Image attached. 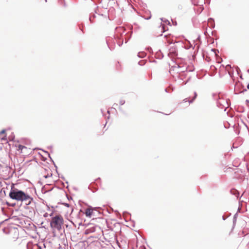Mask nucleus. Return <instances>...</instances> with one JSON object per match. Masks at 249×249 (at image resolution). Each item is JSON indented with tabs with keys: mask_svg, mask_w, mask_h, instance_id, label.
Instances as JSON below:
<instances>
[{
	"mask_svg": "<svg viewBox=\"0 0 249 249\" xmlns=\"http://www.w3.org/2000/svg\"><path fill=\"white\" fill-rule=\"evenodd\" d=\"M9 196L10 198L17 201L23 202L27 199L30 198V195L25 193L24 191L19 190L15 187L14 184H12L11 188L9 194Z\"/></svg>",
	"mask_w": 249,
	"mask_h": 249,
	"instance_id": "nucleus-1",
	"label": "nucleus"
},
{
	"mask_svg": "<svg viewBox=\"0 0 249 249\" xmlns=\"http://www.w3.org/2000/svg\"><path fill=\"white\" fill-rule=\"evenodd\" d=\"M115 37L117 41V44L119 46H121L123 44L124 40H125L126 43L131 37V35H128L127 33H125V29L123 27H118L115 29Z\"/></svg>",
	"mask_w": 249,
	"mask_h": 249,
	"instance_id": "nucleus-2",
	"label": "nucleus"
},
{
	"mask_svg": "<svg viewBox=\"0 0 249 249\" xmlns=\"http://www.w3.org/2000/svg\"><path fill=\"white\" fill-rule=\"evenodd\" d=\"M53 221L50 222L51 228H56L58 231L61 230L64 223L63 217L61 215L58 214L53 217Z\"/></svg>",
	"mask_w": 249,
	"mask_h": 249,
	"instance_id": "nucleus-3",
	"label": "nucleus"
},
{
	"mask_svg": "<svg viewBox=\"0 0 249 249\" xmlns=\"http://www.w3.org/2000/svg\"><path fill=\"white\" fill-rule=\"evenodd\" d=\"M169 57L173 59L178 56V50L175 44H173L169 49V53H168Z\"/></svg>",
	"mask_w": 249,
	"mask_h": 249,
	"instance_id": "nucleus-4",
	"label": "nucleus"
},
{
	"mask_svg": "<svg viewBox=\"0 0 249 249\" xmlns=\"http://www.w3.org/2000/svg\"><path fill=\"white\" fill-rule=\"evenodd\" d=\"M88 208L85 210V214L87 217L90 218L93 214V211H97L98 209H101L100 207H92L89 205Z\"/></svg>",
	"mask_w": 249,
	"mask_h": 249,
	"instance_id": "nucleus-5",
	"label": "nucleus"
},
{
	"mask_svg": "<svg viewBox=\"0 0 249 249\" xmlns=\"http://www.w3.org/2000/svg\"><path fill=\"white\" fill-rule=\"evenodd\" d=\"M193 4L199 6L201 11L204 10L203 5L205 3V0H191Z\"/></svg>",
	"mask_w": 249,
	"mask_h": 249,
	"instance_id": "nucleus-6",
	"label": "nucleus"
},
{
	"mask_svg": "<svg viewBox=\"0 0 249 249\" xmlns=\"http://www.w3.org/2000/svg\"><path fill=\"white\" fill-rule=\"evenodd\" d=\"M88 189L92 191L93 193H94L98 190V187L96 183L92 182L89 186Z\"/></svg>",
	"mask_w": 249,
	"mask_h": 249,
	"instance_id": "nucleus-7",
	"label": "nucleus"
},
{
	"mask_svg": "<svg viewBox=\"0 0 249 249\" xmlns=\"http://www.w3.org/2000/svg\"><path fill=\"white\" fill-rule=\"evenodd\" d=\"M230 193L231 195L236 196L237 198H239L240 193H239V192L238 190H237L236 189H235L234 188H232V189H231Z\"/></svg>",
	"mask_w": 249,
	"mask_h": 249,
	"instance_id": "nucleus-8",
	"label": "nucleus"
},
{
	"mask_svg": "<svg viewBox=\"0 0 249 249\" xmlns=\"http://www.w3.org/2000/svg\"><path fill=\"white\" fill-rule=\"evenodd\" d=\"M18 150H21V153H25L26 154L29 153L28 151H27L28 150L27 147H26V146H25L24 145H20V144H19L18 146Z\"/></svg>",
	"mask_w": 249,
	"mask_h": 249,
	"instance_id": "nucleus-9",
	"label": "nucleus"
},
{
	"mask_svg": "<svg viewBox=\"0 0 249 249\" xmlns=\"http://www.w3.org/2000/svg\"><path fill=\"white\" fill-rule=\"evenodd\" d=\"M196 97H197V93H196V92H194V97L192 99H191V100H188V98H185V99H184L183 100V101L184 102H188L189 103V104H191V103H192L194 102V101L196 99Z\"/></svg>",
	"mask_w": 249,
	"mask_h": 249,
	"instance_id": "nucleus-10",
	"label": "nucleus"
},
{
	"mask_svg": "<svg viewBox=\"0 0 249 249\" xmlns=\"http://www.w3.org/2000/svg\"><path fill=\"white\" fill-rule=\"evenodd\" d=\"M155 57L157 59H162L163 57V54L161 52L160 50H159L156 53Z\"/></svg>",
	"mask_w": 249,
	"mask_h": 249,
	"instance_id": "nucleus-11",
	"label": "nucleus"
},
{
	"mask_svg": "<svg viewBox=\"0 0 249 249\" xmlns=\"http://www.w3.org/2000/svg\"><path fill=\"white\" fill-rule=\"evenodd\" d=\"M96 231V227L95 226H93L90 228L87 229L85 231V233L88 234L89 233L94 232Z\"/></svg>",
	"mask_w": 249,
	"mask_h": 249,
	"instance_id": "nucleus-12",
	"label": "nucleus"
},
{
	"mask_svg": "<svg viewBox=\"0 0 249 249\" xmlns=\"http://www.w3.org/2000/svg\"><path fill=\"white\" fill-rule=\"evenodd\" d=\"M30 198H29L28 199H27V200L26 201H27V202H26L25 203V205L26 206V207H25V209H29V207H28V205H30L32 202L33 201V198L32 197H31L30 196Z\"/></svg>",
	"mask_w": 249,
	"mask_h": 249,
	"instance_id": "nucleus-13",
	"label": "nucleus"
},
{
	"mask_svg": "<svg viewBox=\"0 0 249 249\" xmlns=\"http://www.w3.org/2000/svg\"><path fill=\"white\" fill-rule=\"evenodd\" d=\"M238 216V214L237 212L236 213H235L233 216V220H232L233 228H234V226H235Z\"/></svg>",
	"mask_w": 249,
	"mask_h": 249,
	"instance_id": "nucleus-14",
	"label": "nucleus"
},
{
	"mask_svg": "<svg viewBox=\"0 0 249 249\" xmlns=\"http://www.w3.org/2000/svg\"><path fill=\"white\" fill-rule=\"evenodd\" d=\"M137 55L140 58H143L146 56V53L144 52H140L138 53Z\"/></svg>",
	"mask_w": 249,
	"mask_h": 249,
	"instance_id": "nucleus-15",
	"label": "nucleus"
},
{
	"mask_svg": "<svg viewBox=\"0 0 249 249\" xmlns=\"http://www.w3.org/2000/svg\"><path fill=\"white\" fill-rule=\"evenodd\" d=\"M53 190V188L50 189V190H46V187L45 186H43L41 188V192L43 194H46L47 192H49L50 191H51Z\"/></svg>",
	"mask_w": 249,
	"mask_h": 249,
	"instance_id": "nucleus-16",
	"label": "nucleus"
},
{
	"mask_svg": "<svg viewBox=\"0 0 249 249\" xmlns=\"http://www.w3.org/2000/svg\"><path fill=\"white\" fill-rule=\"evenodd\" d=\"M160 19L162 22L165 23L166 24H170L169 21H168L167 19L163 18H161Z\"/></svg>",
	"mask_w": 249,
	"mask_h": 249,
	"instance_id": "nucleus-17",
	"label": "nucleus"
},
{
	"mask_svg": "<svg viewBox=\"0 0 249 249\" xmlns=\"http://www.w3.org/2000/svg\"><path fill=\"white\" fill-rule=\"evenodd\" d=\"M231 213H230L228 214H227L226 216L224 214L222 216V219L223 220H225L228 217H229L230 216H231Z\"/></svg>",
	"mask_w": 249,
	"mask_h": 249,
	"instance_id": "nucleus-18",
	"label": "nucleus"
},
{
	"mask_svg": "<svg viewBox=\"0 0 249 249\" xmlns=\"http://www.w3.org/2000/svg\"><path fill=\"white\" fill-rule=\"evenodd\" d=\"M58 204H62V205H64L65 206H66L67 207H70V204L69 203H68L60 202L58 203Z\"/></svg>",
	"mask_w": 249,
	"mask_h": 249,
	"instance_id": "nucleus-19",
	"label": "nucleus"
},
{
	"mask_svg": "<svg viewBox=\"0 0 249 249\" xmlns=\"http://www.w3.org/2000/svg\"><path fill=\"white\" fill-rule=\"evenodd\" d=\"M53 175V174L51 173L50 174V175H49V174H48L47 175H44L43 176V178H48L50 177H52Z\"/></svg>",
	"mask_w": 249,
	"mask_h": 249,
	"instance_id": "nucleus-20",
	"label": "nucleus"
},
{
	"mask_svg": "<svg viewBox=\"0 0 249 249\" xmlns=\"http://www.w3.org/2000/svg\"><path fill=\"white\" fill-rule=\"evenodd\" d=\"M95 18V16L94 15V14H92V15H90L89 18V20L92 22V18Z\"/></svg>",
	"mask_w": 249,
	"mask_h": 249,
	"instance_id": "nucleus-21",
	"label": "nucleus"
},
{
	"mask_svg": "<svg viewBox=\"0 0 249 249\" xmlns=\"http://www.w3.org/2000/svg\"><path fill=\"white\" fill-rule=\"evenodd\" d=\"M146 50L149 52V53H151L152 52V49L151 47H147L146 48Z\"/></svg>",
	"mask_w": 249,
	"mask_h": 249,
	"instance_id": "nucleus-22",
	"label": "nucleus"
},
{
	"mask_svg": "<svg viewBox=\"0 0 249 249\" xmlns=\"http://www.w3.org/2000/svg\"><path fill=\"white\" fill-rule=\"evenodd\" d=\"M125 103V101L124 100H121L120 101V104L121 105H123Z\"/></svg>",
	"mask_w": 249,
	"mask_h": 249,
	"instance_id": "nucleus-23",
	"label": "nucleus"
},
{
	"mask_svg": "<svg viewBox=\"0 0 249 249\" xmlns=\"http://www.w3.org/2000/svg\"><path fill=\"white\" fill-rule=\"evenodd\" d=\"M138 64L141 65V66H143L145 63L144 62H143V61H139Z\"/></svg>",
	"mask_w": 249,
	"mask_h": 249,
	"instance_id": "nucleus-24",
	"label": "nucleus"
},
{
	"mask_svg": "<svg viewBox=\"0 0 249 249\" xmlns=\"http://www.w3.org/2000/svg\"><path fill=\"white\" fill-rule=\"evenodd\" d=\"M123 214L124 215H125L126 214H128L129 215H130V213H128V212H124Z\"/></svg>",
	"mask_w": 249,
	"mask_h": 249,
	"instance_id": "nucleus-25",
	"label": "nucleus"
},
{
	"mask_svg": "<svg viewBox=\"0 0 249 249\" xmlns=\"http://www.w3.org/2000/svg\"><path fill=\"white\" fill-rule=\"evenodd\" d=\"M48 215H49V214H48L47 213H45L44 214L43 216H44V217H48Z\"/></svg>",
	"mask_w": 249,
	"mask_h": 249,
	"instance_id": "nucleus-26",
	"label": "nucleus"
},
{
	"mask_svg": "<svg viewBox=\"0 0 249 249\" xmlns=\"http://www.w3.org/2000/svg\"><path fill=\"white\" fill-rule=\"evenodd\" d=\"M1 140L2 141H5L6 140V136H4L3 137L1 138Z\"/></svg>",
	"mask_w": 249,
	"mask_h": 249,
	"instance_id": "nucleus-27",
	"label": "nucleus"
},
{
	"mask_svg": "<svg viewBox=\"0 0 249 249\" xmlns=\"http://www.w3.org/2000/svg\"><path fill=\"white\" fill-rule=\"evenodd\" d=\"M55 173L58 175V177H59V178H62L63 179H64V178L63 177H60V174H59V173L58 172H55Z\"/></svg>",
	"mask_w": 249,
	"mask_h": 249,
	"instance_id": "nucleus-28",
	"label": "nucleus"
},
{
	"mask_svg": "<svg viewBox=\"0 0 249 249\" xmlns=\"http://www.w3.org/2000/svg\"><path fill=\"white\" fill-rule=\"evenodd\" d=\"M161 26H162L163 31L164 32L166 30L165 26L164 25H161Z\"/></svg>",
	"mask_w": 249,
	"mask_h": 249,
	"instance_id": "nucleus-29",
	"label": "nucleus"
},
{
	"mask_svg": "<svg viewBox=\"0 0 249 249\" xmlns=\"http://www.w3.org/2000/svg\"><path fill=\"white\" fill-rule=\"evenodd\" d=\"M15 205H16V203H11L10 204V206H12V207H14Z\"/></svg>",
	"mask_w": 249,
	"mask_h": 249,
	"instance_id": "nucleus-30",
	"label": "nucleus"
},
{
	"mask_svg": "<svg viewBox=\"0 0 249 249\" xmlns=\"http://www.w3.org/2000/svg\"><path fill=\"white\" fill-rule=\"evenodd\" d=\"M53 213H54V212H52L50 214H49L50 216H51V217L53 216Z\"/></svg>",
	"mask_w": 249,
	"mask_h": 249,
	"instance_id": "nucleus-31",
	"label": "nucleus"
},
{
	"mask_svg": "<svg viewBox=\"0 0 249 249\" xmlns=\"http://www.w3.org/2000/svg\"><path fill=\"white\" fill-rule=\"evenodd\" d=\"M67 199H68L69 200H71V199H72L71 197H69V196H67Z\"/></svg>",
	"mask_w": 249,
	"mask_h": 249,
	"instance_id": "nucleus-32",
	"label": "nucleus"
},
{
	"mask_svg": "<svg viewBox=\"0 0 249 249\" xmlns=\"http://www.w3.org/2000/svg\"><path fill=\"white\" fill-rule=\"evenodd\" d=\"M14 174H15L16 176H17V172H12V176H13Z\"/></svg>",
	"mask_w": 249,
	"mask_h": 249,
	"instance_id": "nucleus-33",
	"label": "nucleus"
},
{
	"mask_svg": "<svg viewBox=\"0 0 249 249\" xmlns=\"http://www.w3.org/2000/svg\"><path fill=\"white\" fill-rule=\"evenodd\" d=\"M206 2H208V3H210V0H205V3Z\"/></svg>",
	"mask_w": 249,
	"mask_h": 249,
	"instance_id": "nucleus-34",
	"label": "nucleus"
},
{
	"mask_svg": "<svg viewBox=\"0 0 249 249\" xmlns=\"http://www.w3.org/2000/svg\"><path fill=\"white\" fill-rule=\"evenodd\" d=\"M100 179H101V178H97V179L95 180V181H100Z\"/></svg>",
	"mask_w": 249,
	"mask_h": 249,
	"instance_id": "nucleus-35",
	"label": "nucleus"
},
{
	"mask_svg": "<svg viewBox=\"0 0 249 249\" xmlns=\"http://www.w3.org/2000/svg\"><path fill=\"white\" fill-rule=\"evenodd\" d=\"M38 184H40V185H41L42 184V183L41 181H40V180L38 181Z\"/></svg>",
	"mask_w": 249,
	"mask_h": 249,
	"instance_id": "nucleus-36",
	"label": "nucleus"
},
{
	"mask_svg": "<svg viewBox=\"0 0 249 249\" xmlns=\"http://www.w3.org/2000/svg\"><path fill=\"white\" fill-rule=\"evenodd\" d=\"M10 204H11L10 203L8 202H6V204H7L8 206H10Z\"/></svg>",
	"mask_w": 249,
	"mask_h": 249,
	"instance_id": "nucleus-37",
	"label": "nucleus"
},
{
	"mask_svg": "<svg viewBox=\"0 0 249 249\" xmlns=\"http://www.w3.org/2000/svg\"><path fill=\"white\" fill-rule=\"evenodd\" d=\"M150 18H151V17L150 16V17H149L148 18H145V19H150Z\"/></svg>",
	"mask_w": 249,
	"mask_h": 249,
	"instance_id": "nucleus-38",
	"label": "nucleus"
},
{
	"mask_svg": "<svg viewBox=\"0 0 249 249\" xmlns=\"http://www.w3.org/2000/svg\"><path fill=\"white\" fill-rule=\"evenodd\" d=\"M79 224V226H81V225H82V222H80V223H79V224Z\"/></svg>",
	"mask_w": 249,
	"mask_h": 249,
	"instance_id": "nucleus-39",
	"label": "nucleus"
},
{
	"mask_svg": "<svg viewBox=\"0 0 249 249\" xmlns=\"http://www.w3.org/2000/svg\"><path fill=\"white\" fill-rule=\"evenodd\" d=\"M246 101L247 103H249V100H247Z\"/></svg>",
	"mask_w": 249,
	"mask_h": 249,
	"instance_id": "nucleus-40",
	"label": "nucleus"
},
{
	"mask_svg": "<svg viewBox=\"0 0 249 249\" xmlns=\"http://www.w3.org/2000/svg\"><path fill=\"white\" fill-rule=\"evenodd\" d=\"M247 88H248V89H249V84L248 85V86H247Z\"/></svg>",
	"mask_w": 249,
	"mask_h": 249,
	"instance_id": "nucleus-41",
	"label": "nucleus"
},
{
	"mask_svg": "<svg viewBox=\"0 0 249 249\" xmlns=\"http://www.w3.org/2000/svg\"><path fill=\"white\" fill-rule=\"evenodd\" d=\"M107 113H108V114H109L110 112H109V110H107Z\"/></svg>",
	"mask_w": 249,
	"mask_h": 249,
	"instance_id": "nucleus-42",
	"label": "nucleus"
},
{
	"mask_svg": "<svg viewBox=\"0 0 249 249\" xmlns=\"http://www.w3.org/2000/svg\"><path fill=\"white\" fill-rule=\"evenodd\" d=\"M101 111H102V112L103 114L104 115V113H103V109H101Z\"/></svg>",
	"mask_w": 249,
	"mask_h": 249,
	"instance_id": "nucleus-43",
	"label": "nucleus"
},
{
	"mask_svg": "<svg viewBox=\"0 0 249 249\" xmlns=\"http://www.w3.org/2000/svg\"><path fill=\"white\" fill-rule=\"evenodd\" d=\"M165 91L166 92H167V89H165Z\"/></svg>",
	"mask_w": 249,
	"mask_h": 249,
	"instance_id": "nucleus-44",
	"label": "nucleus"
},
{
	"mask_svg": "<svg viewBox=\"0 0 249 249\" xmlns=\"http://www.w3.org/2000/svg\"><path fill=\"white\" fill-rule=\"evenodd\" d=\"M66 183L67 184H68V181H66Z\"/></svg>",
	"mask_w": 249,
	"mask_h": 249,
	"instance_id": "nucleus-45",
	"label": "nucleus"
},
{
	"mask_svg": "<svg viewBox=\"0 0 249 249\" xmlns=\"http://www.w3.org/2000/svg\"><path fill=\"white\" fill-rule=\"evenodd\" d=\"M21 175L19 174L18 175V177L19 178V176H20Z\"/></svg>",
	"mask_w": 249,
	"mask_h": 249,
	"instance_id": "nucleus-46",
	"label": "nucleus"
},
{
	"mask_svg": "<svg viewBox=\"0 0 249 249\" xmlns=\"http://www.w3.org/2000/svg\"><path fill=\"white\" fill-rule=\"evenodd\" d=\"M29 213H32V211H31V210H30V211H29Z\"/></svg>",
	"mask_w": 249,
	"mask_h": 249,
	"instance_id": "nucleus-47",
	"label": "nucleus"
},
{
	"mask_svg": "<svg viewBox=\"0 0 249 249\" xmlns=\"http://www.w3.org/2000/svg\"><path fill=\"white\" fill-rule=\"evenodd\" d=\"M227 67H230V66L229 65H228Z\"/></svg>",
	"mask_w": 249,
	"mask_h": 249,
	"instance_id": "nucleus-48",
	"label": "nucleus"
},
{
	"mask_svg": "<svg viewBox=\"0 0 249 249\" xmlns=\"http://www.w3.org/2000/svg\"><path fill=\"white\" fill-rule=\"evenodd\" d=\"M3 222V221L1 222L0 224H1Z\"/></svg>",
	"mask_w": 249,
	"mask_h": 249,
	"instance_id": "nucleus-49",
	"label": "nucleus"
},
{
	"mask_svg": "<svg viewBox=\"0 0 249 249\" xmlns=\"http://www.w3.org/2000/svg\"><path fill=\"white\" fill-rule=\"evenodd\" d=\"M212 51H214L215 50L214 49H212Z\"/></svg>",
	"mask_w": 249,
	"mask_h": 249,
	"instance_id": "nucleus-50",
	"label": "nucleus"
},
{
	"mask_svg": "<svg viewBox=\"0 0 249 249\" xmlns=\"http://www.w3.org/2000/svg\"><path fill=\"white\" fill-rule=\"evenodd\" d=\"M74 190H77V189H76V188H74Z\"/></svg>",
	"mask_w": 249,
	"mask_h": 249,
	"instance_id": "nucleus-51",
	"label": "nucleus"
},
{
	"mask_svg": "<svg viewBox=\"0 0 249 249\" xmlns=\"http://www.w3.org/2000/svg\"><path fill=\"white\" fill-rule=\"evenodd\" d=\"M45 1V2H47V0H44Z\"/></svg>",
	"mask_w": 249,
	"mask_h": 249,
	"instance_id": "nucleus-52",
	"label": "nucleus"
}]
</instances>
